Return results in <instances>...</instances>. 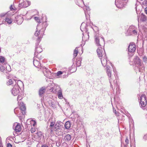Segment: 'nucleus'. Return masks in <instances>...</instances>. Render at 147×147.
I'll return each mask as SVG.
<instances>
[{
    "mask_svg": "<svg viewBox=\"0 0 147 147\" xmlns=\"http://www.w3.org/2000/svg\"><path fill=\"white\" fill-rule=\"evenodd\" d=\"M100 59H101L102 65L104 67H105L107 65V73L108 76L109 78V80L110 83L111 85L112 86L113 84H114L115 83H116L117 82L115 76L114 75L111 76V69L110 67L109 66V65H108L109 64H110V65L112 66V64L109 61H107L106 55L105 57H103L100 58Z\"/></svg>",
    "mask_w": 147,
    "mask_h": 147,
    "instance_id": "obj_1",
    "label": "nucleus"
},
{
    "mask_svg": "<svg viewBox=\"0 0 147 147\" xmlns=\"http://www.w3.org/2000/svg\"><path fill=\"white\" fill-rule=\"evenodd\" d=\"M95 40L96 44L97 46L100 47L102 44L104 43V38L102 37L98 33H96L95 36ZM97 52L100 58L103 57H105L106 56L105 50L100 47L98 48L97 50Z\"/></svg>",
    "mask_w": 147,
    "mask_h": 147,
    "instance_id": "obj_2",
    "label": "nucleus"
},
{
    "mask_svg": "<svg viewBox=\"0 0 147 147\" xmlns=\"http://www.w3.org/2000/svg\"><path fill=\"white\" fill-rule=\"evenodd\" d=\"M140 102L143 109L147 110V100L145 94L142 95L140 98Z\"/></svg>",
    "mask_w": 147,
    "mask_h": 147,
    "instance_id": "obj_3",
    "label": "nucleus"
},
{
    "mask_svg": "<svg viewBox=\"0 0 147 147\" xmlns=\"http://www.w3.org/2000/svg\"><path fill=\"white\" fill-rule=\"evenodd\" d=\"M40 27V25H38L37 27H36L37 30L36 31L35 33V35L36 36H38L40 34V35L38 37V38L37 40V42L38 43H39L40 39L42 37L43 34V33L42 32V33L41 32V30H40V29L39 28Z\"/></svg>",
    "mask_w": 147,
    "mask_h": 147,
    "instance_id": "obj_4",
    "label": "nucleus"
},
{
    "mask_svg": "<svg viewBox=\"0 0 147 147\" xmlns=\"http://www.w3.org/2000/svg\"><path fill=\"white\" fill-rule=\"evenodd\" d=\"M128 0H115V5L117 7L121 8L124 6Z\"/></svg>",
    "mask_w": 147,
    "mask_h": 147,
    "instance_id": "obj_5",
    "label": "nucleus"
},
{
    "mask_svg": "<svg viewBox=\"0 0 147 147\" xmlns=\"http://www.w3.org/2000/svg\"><path fill=\"white\" fill-rule=\"evenodd\" d=\"M24 0H20L19 6L20 7H26L30 5V2L28 1Z\"/></svg>",
    "mask_w": 147,
    "mask_h": 147,
    "instance_id": "obj_6",
    "label": "nucleus"
},
{
    "mask_svg": "<svg viewBox=\"0 0 147 147\" xmlns=\"http://www.w3.org/2000/svg\"><path fill=\"white\" fill-rule=\"evenodd\" d=\"M128 31L131 34L136 35L137 34V30L136 27L133 26H131L129 28Z\"/></svg>",
    "mask_w": 147,
    "mask_h": 147,
    "instance_id": "obj_7",
    "label": "nucleus"
},
{
    "mask_svg": "<svg viewBox=\"0 0 147 147\" xmlns=\"http://www.w3.org/2000/svg\"><path fill=\"white\" fill-rule=\"evenodd\" d=\"M49 86L50 87V90H51V91L55 92H56V89H59L60 88L59 86L57 85H55L54 83H50L49 84Z\"/></svg>",
    "mask_w": 147,
    "mask_h": 147,
    "instance_id": "obj_8",
    "label": "nucleus"
},
{
    "mask_svg": "<svg viewBox=\"0 0 147 147\" xmlns=\"http://www.w3.org/2000/svg\"><path fill=\"white\" fill-rule=\"evenodd\" d=\"M11 92L14 96L18 95L20 92L19 87L17 86H15L11 90Z\"/></svg>",
    "mask_w": 147,
    "mask_h": 147,
    "instance_id": "obj_9",
    "label": "nucleus"
},
{
    "mask_svg": "<svg viewBox=\"0 0 147 147\" xmlns=\"http://www.w3.org/2000/svg\"><path fill=\"white\" fill-rule=\"evenodd\" d=\"M136 49V45L133 43H130L128 46V49L129 52H134Z\"/></svg>",
    "mask_w": 147,
    "mask_h": 147,
    "instance_id": "obj_10",
    "label": "nucleus"
},
{
    "mask_svg": "<svg viewBox=\"0 0 147 147\" xmlns=\"http://www.w3.org/2000/svg\"><path fill=\"white\" fill-rule=\"evenodd\" d=\"M13 128L17 132H19L21 130V127L19 124L15 123L13 126Z\"/></svg>",
    "mask_w": 147,
    "mask_h": 147,
    "instance_id": "obj_11",
    "label": "nucleus"
},
{
    "mask_svg": "<svg viewBox=\"0 0 147 147\" xmlns=\"http://www.w3.org/2000/svg\"><path fill=\"white\" fill-rule=\"evenodd\" d=\"M8 16H7L2 21V23L6 24L7 23L8 24H10L12 23V20L10 18L8 17Z\"/></svg>",
    "mask_w": 147,
    "mask_h": 147,
    "instance_id": "obj_12",
    "label": "nucleus"
},
{
    "mask_svg": "<svg viewBox=\"0 0 147 147\" xmlns=\"http://www.w3.org/2000/svg\"><path fill=\"white\" fill-rule=\"evenodd\" d=\"M134 62L136 64L141 66L142 64L141 60L138 56L135 57L134 59Z\"/></svg>",
    "mask_w": 147,
    "mask_h": 147,
    "instance_id": "obj_13",
    "label": "nucleus"
},
{
    "mask_svg": "<svg viewBox=\"0 0 147 147\" xmlns=\"http://www.w3.org/2000/svg\"><path fill=\"white\" fill-rule=\"evenodd\" d=\"M61 123L57 122L55 125L54 130L57 131L59 130H60V128L61 127Z\"/></svg>",
    "mask_w": 147,
    "mask_h": 147,
    "instance_id": "obj_14",
    "label": "nucleus"
},
{
    "mask_svg": "<svg viewBox=\"0 0 147 147\" xmlns=\"http://www.w3.org/2000/svg\"><path fill=\"white\" fill-rule=\"evenodd\" d=\"M20 110L21 111L23 115H24L25 113V110H26L25 106L24 104L22 103L20 105Z\"/></svg>",
    "mask_w": 147,
    "mask_h": 147,
    "instance_id": "obj_15",
    "label": "nucleus"
},
{
    "mask_svg": "<svg viewBox=\"0 0 147 147\" xmlns=\"http://www.w3.org/2000/svg\"><path fill=\"white\" fill-rule=\"evenodd\" d=\"M33 64L36 67H39L40 66V62L34 59L33 61Z\"/></svg>",
    "mask_w": 147,
    "mask_h": 147,
    "instance_id": "obj_16",
    "label": "nucleus"
},
{
    "mask_svg": "<svg viewBox=\"0 0 147 147\" xmlns=\"http://www.w3.org/2000/svg\"><path fill=\"white\" fill-rule=\"evenodd\" d=\"M16 19H18L17 20L18 23L19 24H21L23 21V19L22 17L21 16H17L16 18Z\"/></svg>",
    "mask_w": 147,
    "mask_h": 147,
    "instance_id": "obj_17",
    "label": "nucleus"
},
{
    "mask_svg": "<svg viewBox=\"0 0 147 147\" xmlns=\"http://www.w3.org/2000/svg\"><path fill=\"white\" fill-rule=\"evenodd\" d=\"M46 89L44 87H42L39 90V94L40 96H41L45 92Z\"/></svg>",
    "mask_w": 147,
    "mask_h": 147,
    "instance_id": "obj_18",
    "label": "nucleus"
},
{
    "mask_svg": "<svg viewBox=\"0 0 147 147\" xmlns=\"http://www.w3.org/2000/svg\"><path fill=\"white\" fill-rule=\"evenodd\" d=\"M14 82L16 83V81L14 79H9L7 82V84L8 85H10L13 84Z\"/></svg>",
    "mask_w": 147,
    "mask_h": 147,
    "instance_id": "obj_19",
    "label": "nucleus"
},
{
    "mask_svg": "<svg viewBox=\"0 0 147 147\" xmlns=\"http://www.w3.org/2000/svg\"><path fill=\"white\" fill-rule=\"evenodd\" d=\"M58 96L59 98L61 99L63 98L62 91L61 88H59L58 92Z\"/></svg>",
    "mask_w": 147,
    "mask_h": 147,
    "instance_id": "obj_20",
    "label": "nucleus"
},
{
    "mask_svg": "<svg viewBox=\"0 0 147 147\" xmlns=\"http://www.w3.org/2000/svg\"><path fill=\"white\" fill-rule=\"evenodd\" d=\"M16 84H16L15 86H17L19 87V88H20V86H22L23 85V82L20 80H18L16 82V83H15Z\"/></svg>",
    "mask_w": 147,
    "mask_h": 147,
    "instance_id": "obj_21",
    "label": "nucleus"
},
{
    "mask_svg": "<svg viewBox=\"0 0 147 147\" xmlns=\"http://www.w3.org/2000/svg\"><path fill=\"white\" fill-rule=\"evenodd\" d=\"M71 127V124L70 122L69 121H67L65 124V127L66 129H69Z\"/></svg>",
    "mask_w": 147,
    "mask_h": 147,
    "instance_id": "obj_22",
    "label": "nucleus"
},
{
    "mask_svg": "<svg viewBox=\"0 0 147 147\" xmlns=\"http://www.w3.org/2000/svg\"><path fill=\"white\" fill-rule=\"evenodd\" d=\"M139 18H140V20L142 21H145L146 20V18L145 16L142 14H141V15L140 16Z\"/></svg>",
    "mask_w": 147,
    "mask_h": 147,
    "instance_id": "obj_23",
    "label": "nucleus"
},
{
    "mask_svg": "<svg viewBox=\"0 0 147 147\" xmlns=\"http://www.w3.org/2000/svg\"><path fill=\"white\" fill-rule=\"evenodd\" d=\"M49 121L50 122V127H53L55 122V120H53L52 119H50Z\"/></svg>",
    "mask_w": 147,
    "mask_h": 147,
    "instance_id": "obj_24",
    "label": "nucleus"
},
{
    "mask_svg": "<svg viewBox=\"0 0 147 147\" xmlns=\"http://www.w3.org/2000/svg\"><path fill=\"white\" fill-rule=\"evenodd\" d=\"M42 51V49L40 47V46H38L36 47V52L38 53H41Z\"/></svg>",
    "mask_w": 147,
    "mask_h": 147,
    "instance_id": "obj_25",
    "label": "nucleus"
},
{
    "mask_svg": "<svg viewBox=\"0 0 147 147\" xmlns=\"http://www.w3.org/2000/svg\"><path fill=\"white\" fill-rule=\"evenodd\" d=\"M78 50L77 48H76L74 50V52L73 56L74 57H75L78 55Z\"/></svg>",
    "mask_w": 147,
    "mask_h": 147,
    "instance_id": "obj_26",
    "label": "nucleus"
},
{
    "mask_svg": "<svg viewBox=\"0 0 147 147\" xmlns=\"http://www.w3.org/2000/svg\"><path fill=\"white\" fill-rule=\"evenodd\" d=\"M50 102V101H49V102ZM50 103H49V105L51 106V107H52L53 108L55 107L56 105H55V103H56V102H55V101H51V100L50 101Z\"/></svg>",
    "mask_w": 147,
    "mask_h": 147,
    "instance_id": "obj_27",
    "label": "nucleus"
},
{
    "mask_svg": "<svg viewBox=\"0 0 147 147\" xmlns=\"http://www.w3.org/2000/svg\"><path fill=\"white\" fill-rule=\"evenodd\" d=\"M65 139L66 140L69 141L71 139V136L69 134H67L65 136Z\"/></svg>",
    "mask_w": 147,
    "mask_h": 147,
    "instance_id": "obj_28",
    "label": "nucleus"
},
{
    "mask_svg": "<svg viewBox=\"0 0 147 147\" xmlns=\"http://www.w3.org/2000/svg\"><path fill=\"white\" fill-rule=\"evenodd\" d=\"M30 122L31 126L32 125L33 126H34L36 125V121L33 119H32L30 121Z\"/></svg>",
    "mask_w": 147,
    "mask_h": 147,
    "instance_id": "obj_29",
    "label": "nucleus"
},
{
    "mask_svg": "<svg viewBox=\"0 0 147 147\" xmlns=\"http://www.w3.org/2000/svg\"><path fill=\"white\" fill-rule=\"evenodd\" d=\"M5 58L3 56L0 57V62L1 63H5Z\"/></svg>",
    "mask_w": 147,
    "mask_h": 147,
    "instance_id": "obj_30",
    "label": "nucleus"
},
{
    "mask_svg": "<svg viewBox=\"0 0 147 147\" xmlns=\"http://www.w3.org/2000/svg\"><path fill=\"white\" fill-rule=\"evenodd\" d=\"M9 14V13L8 12H7L6 13H1L0 14V16L1 17H3L5 16L6 17L7 16H8Z\"/></svg>",
    "mask_w": 147,
    "mask_h": 147,
    "instance_id": "obj_31",
    "label": "nucleus"
},
{
    "mask_svg": "<svg viewBox=\"0 0 147 147\" xmlns=\"http://www.w3.org/2000/svg\"><path fill=\"white\" fill-rule=\"evenodd\" d=\"M84 9L85 11V13L86 15V11H90V8L88 7L87 6H85L84 8Z\"/></svg>",
    "mask_w": 147,
    "mask_h": 147,
    "instance_id": "obj_32",
    "label": "nucleus"
},
{
    "mask_svg": "<svg viewBox=\"0 0 147 147\" xmlns=\"http://www.w3.org/2000/svg\"><path fill=\"white\" fill-rule=\"evenodd\" d=\"M5 67L2 66V65L0 64V71L2 72H3V71L5 70Z\"/></svg>",
    "mask_w": 147,
    "mask_h": 147,
    "instance_id": "obj_33",
    "label": "nucleus"
},
{
    "mask_svg": "<svg viewBox=\"0 0 147 147\" xmlns=\"http://www.w3.org/2000/svg\"><path fill=\"white\" fill-rule=\"evenodd\" d=\"M37 135L38 137V139L39 140L41 139V137L42 136V133L40 132L37 133Z\"/></svg>",
    "mask_w": 147,
    "mask_h": 147,
    "instance_id": "obj_34",
    "label": "nucleus"
},
{
    "mask_svg": "<svg viewBox=\"0 0 147 147\" xmlns=\"http://www.w3.org/2000/svg\"><path fill=\"white\" fill-rule=\"evenodd\" d=\"M78 5L80 6V5L81 4H84V2L83 0H78Z\"/></svg>",
    "mask_w": 147,
    "mask_h": 147,
    "instance_id": "obj_35",
    "label": "nucleus"
},
{
    "mask_svg": "<svg viewBox=\"0 0 147 147\" xmlns=\"http://www.w3.org/2000/svg\"><path fill=\"white\" fill-rule=\"evenodd\" d=\"M81 64V62L80 60H78L76 62V65L77 66L79 67L80 66Z\"/></svg>",
    "mask_w": 147,
    "mask_h": 147,
    "instance_id": "obj_36",
    "label": "nucleus"
},
{
    "mask_svg": "<svg viewBox=\"0 0 147 147\" xmlns=\"http://www.w3.org/2000/svg\"><path fill=\"white\" fill-rule=\"evenodd\" d=\"M63 73V72L61 71H59L57 72V76L59 77L60 75L62 74Z\"/></svg>",
    "mask_w": 147,
    "mask_h": 147,
    "instance_id": "obj_37",
    "label": "nucleus"
},
{
    "mask_svg": "<svg viewBox=\"0 0 147 147\" xmlns=\"http://www.w3.org/2000/svg\"><path fill=\"white\" fill-rule=\"evenodd\" d=\"M143 61L144 62L146 63L147 61V58L146 56H144L142 58Z\"/></svg>",
    "mask_w": 147,
    "mask_h": 147,
    "instance_id": "obj_38",
    "label": "nucleus"
},
{
    "mask_svg": "<svg viewBox=\"0 0 147 147\" xmlns=\"http://www.w3.org/2000/svg\"><path fill=\"white\" fill-rule=\"evenodd\" d=\"M6 69L7 71H11L10 67L9 65H8L6 67Z\"/></svg>",
    "mask_w": 147,
    "mask_h": 147,
    "instance_id": "obj_39",
    "label": "nucleus"
},
{
    "mask_svg": "<svg viewBox=\"0 0 147 147\" xmlns=\"http://www.w3.org/2000/svg\"><path fill=\"white\" fill-rule=\"evenodd\" d=\"M36 131V129L35 127H32L30 131L31 133H34Z\"/></svg>",
    "mask_w": 147,
    "mask_h": 147,
    "instance_id": "obj_40",
    "label": "nucleus"
},
{
    "mask_svg": "<svg viewBox=\"0 0 147 147\" xmlns=\"http://www.w3.org/2000/svg\"><path fill=\"white\" fill-rule=\"evenodd\" d=\"M10 10L11 11L14 10L15 9V8L14 7H13V5H11V6L10 7Z\"/></svg>",
    "mask_w": 147,
    "mask_h": 147,
    "instance_id": "obj_41",
    "label": "nucleus"
},
{
    "mask_svg": "<svg viewBox=\"0 0 147 147\" xmlns=\"http://www.w3.org/2000/svg\"><path fill=\"white\" fill-rule=\"evenodd\" d=\"M34 18V19L36 20L37 21V22H39L40 21L38 19L39 18L38 17H35Z\"/></svg>",
    "mask_w": 147,
    "mask_h": 147,
    "instance_id": "obj_42",
    "label": "nucleus"
},
{
    "mask_svg": "<svg viewBox=\"0 0 147 147\" xmlns=\"http://www.w3.org/2000/svg\"><path fill=\"white\" fill-rule=\"evenodd\" d=\"M22 99V97L20 95H18V97L17 98V100L18 101L19 100H20ZM18 102H19V101H18Z\"/></svg>",
    "mask_w": 147,
    "mask_h": 147,
    "instance_id": "obj_43",
    "label": "nucleus"
},
{
    "mask_svg": "<svg viewBox=\"0 0 147 147\" xmlns=\"http://www.w3.org/2000/svg\"><path fill=\"white\" fill-rule=\"evenodd\" d=\"M143 138L145 140H147V134L144 135L143 137Z\"/></svg>",
    "mask_w": 147,
    "mask_h": 147,
    "instance_id": "obj_44",
    "label": "nucleus"
},
{
    "mask_svg": "<svg viewBox=\"0 0 147 147\" xmlns=\"http://www.w3.org/2000/svg\"><path fill=\"white\" fill-rule=\"evenodd\" d=\"M125 142L127 144L129 143V140L127 138H126V140H125Z\"/></svg>",
    "mask_w": 147,
    "mask_h": 147,
    "instance_id": "obj_45",
    "label": "nucleus"
},
{
    "mask_svg": "<svg viewBox=\"0 0 147 147\" xmlns=\"http://www.w3.org/2000/svg\"><path fill=\"white\" fill-rule=\"evenodd\" d=\"M7 147H12V145L10 143H8L7 144Z\"/></svg>",
    "mask_w": 147,
    "mask_h": 147,
    "instance_id": "obj_46",
    "label": "nucleus"
},
{
    "mask_svg": "<svg viewBox=\"0 0 147 147\" xmlns=\"http://www.w3.org/2000/svg\"><path fill=\"white\" fill-rule=\"evenodd\" d=\"M42 147H48V146L46 145H43L42 146ZM51 147H52V145H51Z\"/></svg>",
    "mask_w": 147,
    "mask_h": 147,
    "instance_id": "obj_47",
    "label": "nucleus"
},
{
    "mask_svg": "<svg viewBox=\"0 0 147 147\" xmlns=\"http://www.w3.org/2000/svg\"><path fill=\"white\" fill-rule=\"evenodd\" d=\"M48 70L47 69H46V68L45 69V70H44V73L45 74L44 71L47 72Z\"/></svg>",
    "mask_w": 147,
    "mask_h": 147,
    "instance_id": "obj_48",
    "label": "nucleus"
},
{
    "mask_svg": "<svg viewBox=\"0 0 147 147\" xmlns=\"http://www.w3.org/2000/svg\"><path fill=\"white\" fill-rule=\"evenodd\" d=\"M145 11L146 13L147 14V7L145 8Z\"/></svg>",
    "mask_w": 147,
    "mask_h": 147,
    "instance_id": "obj_49",
    "label": "nucleus"
},
{
    "mask_svg": "<svg viewBox=\"0 0 147 147\" xmlns=\"http://www.w3.org/2000/svg\"><path fill=\"white\" fill-rule=\"evenodd\" d=\"M17 109V108H16L15 109V111H14V112H15V113H16V109Z\"/></svg>",
    "mask_w": 147,
    "mask_h": 147,
    "instance_id": "obj_50",
    "label": "nucleus"
},
{
    "mask_svg": "<svg viewBox=\"0 0 147 147\" xmlns=\"http://www.w3.org/2000/svg\"><path fill=\"white\" fill-rule=\"evenodd\" d=\"M87 36H88V38H89V35H88V34L87 35Z\"/></svg>",
    "mask_w": 147,
    "mask_h": 147,
    "instance_id": "obj_51",
    "label": "nucleus"
},
{
    "mask_svg": "<svg viewBox=\"0 0 147 147\" xmlns=\"http://www.w3.org/2000/svg\"><path fill=\"white\" fill-rule=\"evenodd\" d=\"M82 38H83V40H84V37H83H83H82Z\"/></svg>",
    "mask_w": 147,
    "mask_h": 147,
    "instance_id": "obj_52",
    "label": "nucleus"
},
{
    "mask_svg": "<svg viewBox=\"0 0 147 147\" xmlns=\"http://www.w3.org/2000/svg\"><path fill=\"white\" fill-rule=\"evenodd\" d=\"M138 21H139V18H138Z\"/></svg>",
    "mask_w": 147,
    "mask_h": 147,
    "instance_id": "obj_53",
    "label": "nucleus"
}]
</instances>
